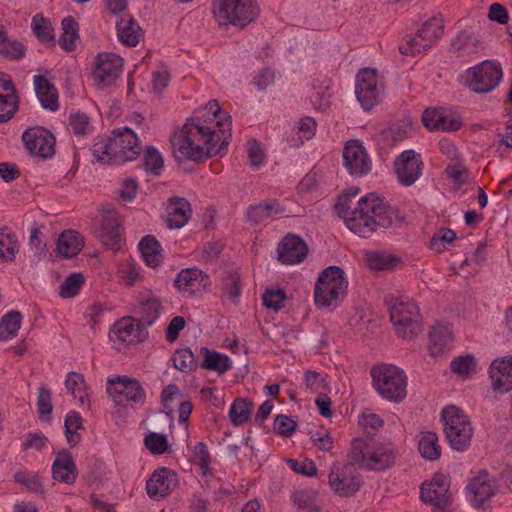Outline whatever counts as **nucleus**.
Wrapping results in <instances>:
<instances>
[{"label": "nucleus", "mask_w": 512, "mask_h": 512, "mask_svg": "<svg viewBox=\"0 0 512 512\" xmlns=\"http://www.w3.org/2000/svg\"><path fill=\"white\" fill-rule=\"evenodd\" d=\"M217 100H211L197 109L185 122L179 134L171 140L173 155L178 163H201L212 155L222 157L228 149L231 134V116L224 114Z\"/></svg>", "instance_id": "f257e3e1"}, {"label": "nucleus", "mask_w": 512, "mask_h": 512, "mask_svg": "<svg viewBox=\"0 0 512 512\" xmlns=\"http://www.w3.org/2000/svg\"><path fill=\"white\" fill-rule=\"evenodd\" d=\"M335 211L350 231L363 238L403 222L389 202L376 193L361 197L355 206L347 196L339 197Z\"/></svg>", "instance_id": "f03ea898"}, {"label": "nucleus", "mask_w": 512, "mask_h": 512, "mask_svg": "<svg viewBox=\"0 0 512 512\" xmlns=\"http://www.w3.org/2000/svg\"><path fill=\"white\" fill-rule=\"evenodd\" d=\"M397 454L391 442L378 443L357 438L351 443L348 457L353 465L369 471H383L395 464Z\"/></svg>", "instance_id": "7ed1b4c3"}, {"label": "nucleus", "mask_w": 512, "mask_h": 512, "mask_svg": "<svg viewBox=\"0 0 512 512\" xmlns=\"http://www.w3.org/2000/svg\"><path fill=\"white\" fill-rule=\"evenodd\" d=\"M141 147L136 134L129 128L114 131L113 136L93 145V155L104 164H121L134 160Z\"/></svg>", "instance_id": "20e7f679"}, {"label": "nucleus", "mask_w": 512, "mask_h": 512, "mask_svg": "<svg viewBox=\"0 0 512 512\" xmlns=\"http://www.w3.org/2000/svg\"><path fill=\"white\" fill-rule=\"evenodd\" d=\"M348 281L343 269L329 266L320 274L315 284L314 299L318 307L335 309L344 300Z\"/></svg>", "instance_id": "39448f33"}, {"label": "nucleus", "mask_w": 512, "mask_h": 512, "mask_svg": "<svg viewBox=\"0 0 512 512\" xmlns=\"http://www.w3.org/2000/svg\"><path fill=\"white\" fill-rule=\"evenodd\" d=\"M373 387L380 396L390 402L399 403L407 395L405 372L395 365L380 364L372 367Z\"/></svg>", "instance_id": "423d86ee"}, {"label": "nucleus", "mask_w": 512, "mask_h": 512, "mask_svg": "<svg viewBox=\"0 0 512 512\" xmlns=\"http://www.w3.org/2000/svg\"><path fill=\"white\" fill-rule=\"evenodd\" d=\"M441 417L444 422V433L451 448L460 452L467 450L473 436L469 417L455 405L446 406Z\"/></svg>", "instance_id": "0eeeda50"}, {"label": "nucleus", "mask_w": 512, "mask_h": 512, "mask_svg": "<svg viewBox=\"0 0 512 512\" xmlns=\"http://www.w3.org/2000/svg\"><path fill=\"white\" fill-rule=\"evenodd\" d=\"M390 320L399 337L411 340L422 331L421 318L417 305L408 297H400L390 302Z\"/></svg>", "instance_id": "6e6552de"}, {"label": "nucleus", "mask_w": 512, "mask_h": 512, "mask_svg": "<svg viewBox=\"0 0 512 512\" xmlns=\"http://www.w3.org/2000/svg\"><path fill=\"white\" fill-rule=\"evenodd\" d=\"M213 14L220 25L246 26L257 16L254 0H213Z\"/></svg>", "instance_id": "1a4fd4ad"}, {"label": "nucleus", "mask_w": 512, "mask_h": 512, "mask_svg": "<svg viewBox=\"0 0 512 512\" xmlns=\"http://www.w3.org/2000/svg\"><path fill=\"white\" fill-rule=\"evenodd\" d=\"M444 33L442 19L432 17L418 30L414 37L407 39L405 44L399 46L403 55H415L430 48Z\"/></svg>", "instance_id": "9d476101"}, {"label": "nucleus", "mask_w": 512, "mask_h": 512, "mask_svg": "<svg viewBox=\"0 0 512 512\" xmlns=\"http://www.w3.org/2000/svg\"><path fill=\"white\" fill-rule=\"evenodd\" d=\"M502 75V68L498 62L486 60L468 70L467 84L473 92L487 93L499 84Z\"/></svg>", "instance_id": "9b49d317"}, {"label": "nucleus", "mask_w": 512, "mask_h": 512, "mask_svg": "<svg viewBox=\"0 0 512 512\" xmlns=\"http://www.w3.org/2000/svg\"><path fill=\"white\" fill-rule=\"evenodd\" d=\"M107 393L117 405L128 406L130 403H144L145 400L140 383L126 376L109 379Z\"/></svg>", "instance_id": "f8f14e48"}, {"label": "nucleus", "mask_w": 512, "mask_h": 512, "mask_svg": "<svg viewBox=\"0 0 512 512\" xmlns=\"http://www.w3.org/2000/svg\"><path fill=\"white\" fill-rule=\"evenodd\" d=\"M93 80L99 89L111 86L120 75L123 59L110 52L97 54L94 59Z\"/></svg>", "instance_id": "ddd939ff"}, {"label": "nucleus", "mask_w": 512, "mask_h": 512, "mask_svg": "<svg viewBox=\"0 0 512 512\" xmlns=\"http://www.w3.org/2000/svg\"><path fill=\"white\" fill-rule=\"evenodd\" d=\"M381 92L382 86L378 83L375 70L365 68L357 74L355 93L365 110H370L379 102Z\"/></svg>", "instance_id": "4468645a"}, {"label": "nucleus", "mask_w": 512, "mask_h": 512, "mask_svg": "<svg viewBox=\"0 0 512 512\" xmlns=\"http://www.w3.org/2000/svg\"><path fill=\"white\" fill-rule=\"evenodd\" d=\"M423 161L414 150L402 152L394 162V170L399 183L403 186L413 185L422 175Z\"/></svg>", "instance_id": "2eb2a0df"}, {"label": "nucleus", "mask_w": 512, "mask_h": 512, "mask_svg": "<svg viewBox=\"0 0 512 512\" xmlns=\"http://www.w3.org/2000/svg\"><path fill=\"white\" fill-rule=\"evenodd\" d=\"M329 485L341 496H352L359 490L361 479L351 466L334 464L329 474Z\"/></svg>", "instance_id": "dca6fc26"}, {"label": "nucleus", "mask_w": 512, "mask_h": 512, "mask_svg": "<svg viewBox=\"0 0 512 512\" xmlns=\"http://www.w3.org/2000/svg\"><path fill=\"white\" fill-rule=\"evenodd\" d=\"M22 139L26 149L32 155L46 159L54 154L55 138L51 132L42 127L27 129Z\"/></svg>", "instance_id": "f3484780"}, {"label": "nucleus", "mask_w": 512, "mask_h": 512, "mask_svg": "<svg viewBox=\"0 0 512 512\" xmlns=\"http://www.w3.org/2000/svg\"><path fill=\"white\" fill-rule=\"evenodd\" d=\"M450 481L443 474H435L429 483L421 486V499L438 509L446 508L451 499Z\"/></svg>", "instance_id": "a211bd4d"}, {"label": "nucleus", "mask_w": 512, "mask_h": 512, "mask_svg": "<svg viewBox=\"0 0 512 512\" xmlns=\"http://www.w3.org/2000/svg\"><path fill=\"white\" fill-rule=\"evenodd\" d=\"M344 164L351 175L362 176L371 169V161L358 140L347 143L343 150Z\"/></svg>", "instance_id": "6ab92c4d"}, {"label": "nucleus", "mask_w": 512, "mask_h": 512, "mask_svg": "<svg viewBox=\"0 0 512 512\" xmlns=\"http://www.w3.org/2000/svg\"><path fill=\"white\" fill-rule=\"evenodd\" d=\"M278 259L286 265L301 263L308 253V247L304 240L295 234H287L279 243Z\"/></svg>", "instance_id": "aec40b11"}, {"label": "nucleus", "mask_w": 512, "mask_h": 512, "mask_svg": "<svg viewBox=\"0 0 512 512\" xmlns=\"http://www.w3.org/2000/svg\"><path fill=\"white\" fill-rule=\"evenodd\" d=\"M120 220L115 210H108L103 215L99 228L95 231L96 237L102 244L111 250L120 248L121 236L119 232Z\"/></svg>", "instance_id": "412c9836"}, {"label": "nucleus", "mask_w": 512, "mask_h": 512, "mask_svg": "<svg viewBox=\"0 0 512 512\" xmlns=\"http://www.w3.org/2000/svg\"><path fill=\"white\" fill-rule=\"evenodd\" d=\"M176 483L177 474L168 468H161L147 481L146 490L151 498L159 499L167 496Z\"/></svg>", "instance_id": "4be33fe9"}, {"label": "nucleus", "mask_w": 512, "mask_h": 512, "mask_svg": "<svg viewBox=\"0 0 512 512\" xmlns=\"http://www.w3.org/2000/svg\"><path fill=\"white\" fill-rule=\"evenodd\" d=\"M52 477L55 481L73 485L76 482L78 471L72 455L63 450L56 455L52 463Z\"/></svg>", "instance_id": "5701e85b"}, {"label": "nucleus", "mask_w": 512, "mask_h": 512, "mask_svg": "<svg viewBox=\"0 0 512 512\" xmlns=\"http://www.w3.org/2000/svg\"><path fill=\"white\" fill-rule=\"evenodd\" d=\"M490 377L494 391L501 393L512 389V355L495 360L490 366Z\"/></svg>", "instance_id": "b1692460"}, {"label": "nucleus", "mask_w": 512, "mask_h": 512, "mask_svg": "<svg viewBox=\"0 0 512 512\" xmlns=\"http://www.w3.org/2000/svg\"><path fill=\"white\" fill-rule=\"evenodd\" d=\"M471 493V503L475 508H479L485 501L491 499L494 495V488L492 487L488 473L481 471L476 477H474L467 486Z\"/></svg>", "instance_id": "393cba45"}, {"label": "nucleus", "mask_w": 512, "mask_h": 512, "mask_svg": "<svg viewBox=\"0 0 512 512\" xmlns=\"http://www.w3.org/2000/svg\"><path fill=\"white\" fill-rule=\"evenodd\" d=\"M167 225L171 229L183 227L191 216L190 203L184 198H170L167 204Z\"/></svg>", "instance_id": "a878e982"}, {"label": "nucleus", "mask_w": 512, "mask_h": 512, "mask_svg": "<svg viewBox=\"0 0 512 512\" xmlns=\"http://www.w3.org/2000/svg\"><path fill=\"white\" fill-rule=\"evenodd\" d=\"M34 87L36 95L44 109L56 111L59 108L58 91L54 84L50 83L45 76H34Z\"/></svg>", "instance_id": "bb28decb"}, {"label": "nucleus", "mask_w": 512, "mask_h": 512, "mask_svg": "<svg viewBox=\"0 0 512 512\" xmlns=\"http://www.w3.org/2000/svg\"><path fill=\"white\" fill-rule=\"evenodd\" d=\"M208 276L198 269H184L176 277L174 284L182 292L193 295L197 290L205 287Z\"/></svg>", "instance_id": "cd10ccee"}, {"label": "nucleus", "mask_w": 512, "mask_h": 512, "mask_svg": "<svg viewBox=\"0 0 512 512\" xmlns=\"http://www.w3.org/2000/svg\"><path fill=\"white\" fill-rule=\"evenodd\" d=\"M84 247V239L75 230L63 231L57 240V252L64 258H72L79 254Z\"/></svg>", "instance_id": "c85d7f7f"}, {"label": "nucleus", "mask_w": 512, "mask_h": 512, "mask_svg": "<svg viewBox=\"0 0 512 512\" xmlns=\"http://www.w3.org/2000/svg\"><path fill=\"white\" fill-rule=\"evenodd\" d=\"M283 212L284 208L280 206L278 201L268 200L250 205L247 209L246 216L249 222L257 225L268 220L273 215H278Z\"/></svg>", "instance_id": "c756f323"}, {"label": "nucleus", "mask_w": 512, "mask_h": 512, "mask_svg": "<svg viewBox=\"0 0 512 512\" xmlns=\"http://www.w3.org/2000/svg\"><path fill=\"white\" fill-rule=\"evenodd\" d=\"M429 338V351L432 356L442 355L453 341L452 331L446 325H435L429 332Z\"/></svg>", "instance_id": "7c9ffc66"}, {"label": "nucleus", "mask_w": 512, "mask_h": 512, "mask_svg": "<svg viewBox=\"0 0 512 512\" xmlns=\"http://www.w3.org/2000/svg\"><path fill=\"white\" fill-rule=\"evenodd\" d=\"M118 39L127 46H136L142 36V29L132 17H123L117 22Z\"/></svg>", "instance_id": "2f4dec72"}, {"label": "nucleus", "mask_w": 512, "mask_h": 512, "mask_svg": "<svg viewBox=\"0 0 512 512\" xmlns=\"http://www.w3.org/2000/svg\"><path fill=\"white\" fill-rule=\"evenodd\" d=\"M112 332L117 340L127 345L141 340V330L132 318H122L114 325Z\"/></svg>", "instance_id": "473e14b6"}, {"label": "nucleus", "mask_w": 512, "mask_h": 512, "mask_svg": "<svg viewBox=\"0 0 512 512\" xmlns=\"http://www.w3.org/2000/svg\"><path fill=\"white\" fill-rule=\"evenodd\" d=\"M200 353L203 356L201 367L204 369L223 374L232 367L230 358L225 354L212 351L206 347H202Z\"/></svg>", "instance_id": "72a5a7b5"}, {"label": "nucleus", "mask_w": 512, "mask_h": 512, "mask_svg": "<svg viewBox=\"0 0 512 512\" xmlns=\"http://www.w3.org/2000/svg\"><path fill=\"white\" fill-rule=\"evenodd\" d=\"M139 250L146 264L152 268L162 262L161 246L155 237L147 235L139 243Z\"/></svg>", "instance_id": "f704fd0d"}, {"label": "nucleus", "mask_w": 512, "mask_h": 512, "mask_svg": "<svg viewBox=\"0 0 512 512\" xmlns=\"http://www.w3.org/2000/svg\"><path fill=\"white\" fill-rule=\"evenodd\" d=\"M65 387L81 405H88L87 384L83 374L73 371L69 372L65 380Z\"/></svg>", "instance_id": "c9c22d12"}, {"label": "nucleus", "mask_w": 512, "mask_h": 512, "mask_svg": "<svg viewBox=\"0 0 512 512\" xmlns=\"http://www.w3.org/2000/svg\"><path fill=\"white\" fill-rule=\"evenodd\" d=\"M254 404L244 398H237L229 410V418L234 426H240L250 419Z\"/></svg>", "instance_id": "e433bc0d"}, {"label": "nucleus", "mask_w": 512, "mask_h": 512, "mask_svg": "<svg viewBox=\"0 0 512 512\" xmlns=\"http://www.w3.org/2000/svg\"><path fill=\"white\" fill-rule=\"evenodd\" d=\"M161 308V301L155 296H149L146 299H142L139 306L141 324L146 326L152 325L159 317Z\"/></svg>", "instance_id": "4c0bfd02"}, {"label": "nucleus", "mask_w": 512, "mask_h": 512, "mask_svg": "<svg viewBox=\"0 0 512 512\" xmlns=\"http://www.w3.org/2000/svg\"><path fill=\"white\" fill-rule=\"evenodd\" d=\"M22 316L18 311H11L0 320V341H7L17 335L21 327Z\"/></svg>", "instance_id": "58836bf2"}, {"label": "nucleus", "mask_w": 512, "mask_h": 512, "mask_svg": "<svg viewBox=\"0 0 512 512\" xmlns=\"http://www.w3.org/2000/svg\"><path fill=\"white\" fill-rule=\"evenodd\" d=\"M64 427L67 442L70 447H74L81 440V436L77 431L84 429L83 420L80 414L76 411L68 412L65 417Z\"/></svg>", "instance_id": "ea45409f"}, {"label": "nucleus", "mask_w": 512, "mask_h": 512, "mask_svg": "<svg viewBox=\"0 0 512 512\" xmlns=\"http://www.w3.org/2000/svg\"><path fill=\"white\" fill-rule=\"evenodd\" d=\"M63 34L59 39V44L66 51H72L76 47V40L79 38L78 23L71 17H66L62 20Z\"/></svg>", "instance_id": "a19ab883"}, {"label": "nucleus", "mask_w": 512, "mask_h": 512, "mask_svg": "<svg viewBox=\"0 0 512 512\" xmlns=\"http://www.w3.org/2000/svg\"><path fill=\"white\" fill-rule=\"evenodd\" d=\"M418 449L425 459L431 461L437 460L441 455V447L437 434L433 432L424 433L419 442Z\"/></svg>", "instance_id": "79ce46f5"}, {"label": "nucleus", "mask_w": 512, "mask_h": 512, "mask_svg": "<svg viewBox=\"0 0 512 512\" xmlns=\"http://www.w3.org/2000/svg\"><path fill=\"white\" fill-rule=\"evenodd\" d=\"M298 512H316L322 510L317 493L313 490H300L293 495Z\"/></svg>", "instance_id": "37998d69"}, {"label": "nucleus", "mask_w": 512, "mask_h": 512, "mask_svg": "<svg viewBox=\"0 0 512 512\" xmlns=\"http://www.w3.org/2000/svg\"><path fill=\"white\" fill-rule=\"evenodd\" d=\"M18 251V242L15 235L8 228H0V261L11 262Z\"/></svg>", "instance_id": "c03bdc74"}, {"label": "nucleus", "mask_w": 512, "mask_h": 512, "mask_svg": "<svg viewBox=\"0 0 512 512\" xmlns=\"http://www.w3.org/2000/svg\"><path fill=\"white\" fill-rule=\"evenodd\" d=\"M24 53L23 44L9 40L6 31L0 26V54L11 58H21Z\"/></svg>", "instance_id": "a18cd8bd"}, {"label": "nucleus", "mask_w": 512, "mask_h": 512, "mask_svg": "<svg viewBox=\"0 0 512 512\" xmlns=\"http://www.w3.org/2000/svg\"><path fill=\"white\" fill-rule=\"evenodd\" d=\"M173 363L176 369L186 373L197 367V362L190 348L177 350L173 357Z\"/></svg>", "instance_id": "49530a36"}, {"label": "nucleus", "mask_w": 512, "mask_h": 512, "mask_svg": "<svg viewBox=\"0 0 512 512\" xmlns=\"http://www.w3.org/2000/svg\"><path fill=\"white\" fill-rule=\"evenodd\" d=\"M368 266L374 270H388L395 266L397 258L380 252H370L366 254Z\"/></svg>", "instance_id": "de8ad7c7"}, {"label": "nucleus", "mask_w": 512, "mask_h": 512, "mask_svg": "<svg viewBox=\"0 0 512 512\" xmlns=\"http://www.w3.org/2000/svg\"><path fill=\"white\" fill-rule=\"evenodd\" d=\"M83 283L84 276L82 273L70 274L60 285V296L63 298H70L75 296L79 292Z\"/></svg>", "instance_id": "09e8293b"}, {"label": "nucleus", "mask_w": 512, "mask_h": 512, "mask_svg": "<svg viewBox=\"0 0 512 512\" xmlns=\"http://www.w3.org/2000/svg\"><path fill=\"white\" fill-rule=\"evenodd\" d=\"M316 121L309 116L303 117L298 122V133L299 137L298 139H292L293 146H300L304 143V140H309L311 137L315 134L316 131Z\"/></svg>", "instance_id": "8fccbe9b"}, {"label": "nucleus", "mask_w": 512, "mask_h": 512, "mask_svg": "<svg viewBox=\"0 0 512 512\" xmlns=\"http://www.w3.org/2000/svg\"><path fill=\"white\" fill-rule=\"evenodd\" d=\"M17 110V96L0 93V124L9 121Z\"/></svg>", "instance_id": "3c124183"}, {"label": "nucleus", "mask_w": 512, "mask_h": 512, "mask_svg": "<svg viewBox=\"0 0 512 512\" xmlns=\"http://www.w3.org/2000/svg\"><path fill=\"white\" fill-rule=\"evenodd\" d=\"M164 160L162 155L154 147H148L144 153V166L153 175H160Z\"/></svg>", "instance_id": "603ef678"}, {"label": "nucleus", "mask_w": 512, "mask_h": 512, "mask_svg": "<svg viewBox=\"0 0 512 512\" xmlns=\"http://www.w3.org/2000/svg\"><path fill=\"white\" fill-rule=\"evenodd\" d=\"M69 126L73 133L78 136L87 135L91 130L90 119L82 112H75L70 115Z\"/></svg>", "instance_id": "864d4df0"}, {"label": "nucleus", "mask_w": 512, "mask_h": 512, "mask_svg": "<svg viewBox=\"0 0 512 512\" xmlns=\"http://www.w3.org/2000/svg\"><path fill=\"white\" fill-rule=\"evenodd\" d=\"M455 51L463 53H474L477 50V40H474L469 31L460 32L452 42Z\"/></svg>", "instance_id": "5fc2aeb1"}, {"label": "nucleus", "mask_w": 512, "mask_h": 512, "mask_svg": "<svg viewBox=\"0 0 512 512\" xmlns=\"http://www.w3.org/2000/svg\"><path fill=\"white\" fill-rule=\"evenodd\" d=\"M262 299L263 304L268 309L278 311L284 306L286 294L282 289L268 288L263 294Z\"/></svg>", "instance_id": "6e6d98bb"}, {"label": "nucleus", "mask_w": 512, "mask_h": 512, "mask_svg": "<svg viewBox=\"0 0 512 512\" xmlns=\"http://www.w3.org/2000/svg\"><path fill=\"white\" fill-rule=\"evenodd\" d=\"M14 479L17 483L25 486L29 491L42 493L43 486L37 474L19 471L15 473Z\"/></svg>", "instance_id": "4d7b16f0"}, {"label": "nucleus", "mask_w": 512, "mask_h": 512, "mask_svg": "<svg viewBox=\"0 0 512 512\" xmlns=\"http://www.w3.org/2000/svg\"><path fill=\"white\" fill-rule=\"evenodd\" d=\"M144 444L153 454H163L168 450L166 436L158 433H149L144 439Z\"/></svg>", "instance_id": "13d9d810"}, {"label": "nucleus", "mask_w": 512, "mask_h": 512, "mask_svg": "<svg viewBox=\"0 0 512 512\" xmlns=\"http://www.w3.org/2000/svg\"><path fill=\"white\" fill-rule=\"evenodd\" d=\"M223 290L231 300H235L240 296L241 285L238 272H229L223 278Z\"/></svg>", "instance_id": "bf43d9fd"}, {"label": "nucleus", "mask_w": 512, "mask_h": 512, "mask_svg": "<svg viewBox=\"0 0 512 512\" xmlns=\"http://www.w3.org/2000/svg\"><path fill=\"white\" fill-rule=\"evenodd\" d=\"M32 28L35 35L41 40L43 43H50L54 40V35L52 34V28L44 18H38L35 16L32 21Z\"/></svg>", "instance_id": "052dcab7"}, {"label": "nucleus", "mask_w": 512, "mask_h": 512, "mask_svg": "<svg viewBox=\"0 0 512 512\" xmlns=\"http://www.w3.org/2000/svg\"><path fill=\"white\" fill-rule=\"evenodd\" d=\"M450 368L459 375L469 374L475 369V359L471 355L459 356L451 362Z\"/></svg>", "instance_id": "680f3d73"}, {"label": "nucleus", "mask_w": 512, "mask_h": 512, "mask_svg": "<svg viewBox=\"0 0 512 512\" xmlns=\"http://www.w3.org/2000/svg\"><path fill=\"white\" fill-rule=\"evenodd\" d=\"M297 426V423L290 417L279 414L274 420L275 431L283 436H290Z\"/></svg>", "instance_id": "e2e57ef3"}, {"label": "nucleus", "mask_w": 512, "mask_h": 512, "mask_svg": "<svg viewBox=\"0 0 512 512\" xmlns=\"http://www.w3.org/2000/svg\"><path fill=\"white\" fill-rule=\"evenodd\" d=\"M37 407L39 414L41 416L43 415H50L52 412V393L50 389L41 386L39 388V394L37 399Z\"/></svg>", "instance_id": "0e129e2a"}, {"label": "nucleus", "mask_w": 512, "mask_h": 512, "mask_svg": "<svg viewBox=\"0 0 512 512\" xmlns=\"http://www.w3.org/2000/svg\"><path fill=\"white\" fill-rule=\"evenodd\" d=\"M194 460L200 465L203 474L206 475L210 464V453L205 443L199 442L193 450Z\"/></svg>", "instance_id": "69168bd1"}, {"label": "nucleus", "mask_w": 512, "mask_h": 512, "mask_svg": "<svg viewBox=\"0 0 512 512\" xmlns=\"http://www.w3.org/2000/svg\"><path fill=\"white\" fill-rule=\"evenodd\" d=\"M288 464L290 468L298 474L305 476H315L317 474V467L312 460L305 459L301 462L297 460H289Z\"/></svg>", "instance_id": "338daca9"}, {"label": "nucleus", "mask_w": 512, "mask_h": 512, "mask_svg": "<svg viewBox=\"0 0 512 512\" xmlns=\"http://www.w3.org/2000/svg\"><path fill=\"white\" fill-rule=\"evenodd\" d=\"M456 238V233L448 228L441 229L438 234L431 239V247L436 251H441L445 243H451Z\"/></svg>", "instance_id": "774afa93"}]
</instances>
